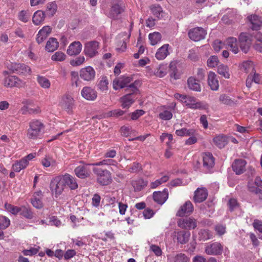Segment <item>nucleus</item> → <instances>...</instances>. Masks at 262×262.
Returning <instances> with one entry per match:
<instances>
[{"label":"nucleus","instance_id":"obj_20","mask_svg":"<svg viewBox=\"0 0 262 262\" xmlns=\"http://www.w3.org/2000/svg\"><path fill=\"white\" fill-rule=\"evenodd\" d=\"M207 82L208 85L212 91H217L219 88V83L217 76L215 73L210 71L208 74Z\"/></svg>","mask_w":262,"mask_h":262},{"label":"nucleus","instance_id":"obj_47","mask_svg":"<svg viewBox=\"0 0 262 262\" xmlns=\"http://www.w3.org/2000/svg\"><path fill=\"white\" fill-rule=\"evenodd\" d=\"M117 164V162L114 160L110 159H104L100 162L91 163V165L95 166H99L102 165H113L116 166Z\"/></svg>","mask_w":262,"mask_h":262},{"label":"nucleus","instance_id":"obj_51","mask_svg":"<svg viewBox=\"0 0 262 262\" xmlns=\"http://www.w3.org/2000/svg\"><path fill=\"white\" fill-rule=\"evenodd\" d=\"M5 209L9 212H11L12 214L16 215L19 212L20 207L13 206L10 204L8 203H6L5 204Z\"/></svg>","mask_w":262,"mask_h":262},{"label":"nucleus","instance_id":"obj_4","mask_svg":"<svg viewBox=\"0 0 262 262\" xmlns=\"http://www.w3.org/2000/svg\"><path fill=\"white\" fill-rule=\"evenodd\" d=\"M93 171L96 176L97 182L101 185L105 186L111 183V174L108 170L95 167Z\"/></svg>","mask_w":262,"mask_h":262},{"label":"nucleus","instance_id":"obj_7","mask_svg":"<svg viewBox=\"0 0 262 262\" xmlns=\"http://www.w3.org/2000/svg\"><path fill=\"white\" fill-rule=\"evenodd\" d=\"M206 35V31L201 27L193 28L188 32L189 37L195 41H198L204 39Z\"/></svg>","mask_w":262,"mask_h":262},{"label":"nucleus","instance_id":"obj_29","mask_svg":"<svg viewBox=\"0 0 262 262\" xmlns=\"http://www.w3.org/2000/svg\"><path fill=\"white\" fill-rule=\"evenodd\" d=\"M42 199V194L40 191L35 192L31 199L32 205L37 209L41 208L43 207Z\"/></svg>","mask_w":262,"mask_h":262},{"label":"nucleus","instance_id":"obj_59","mask_svg":"<svg viewBox=\"0 0 262 262\" xmlns=\"http://www.w3.org/2000/svg\"><path fill=\"white\" fill-rule=\"evenodd\" d=\"M125 112V111H123L120 109L114 110L108 112L107 116L109 117H118L123 116Z\"/></svg>","mask_w":262,"mask_h":262},{"label":"nucleus","instance_id":"obj_12","mask_svg":"<svg viewBox=\"0 0 262 262\" xmlns=\"http://www.w3.org/2000/svg\"><path fill=\"white\" fill-rule=\"evenodd\" d=\"M173 236L178 243L184 245L189 241L190 233L185 230H177L173 232Z\"/></svg>","mask_w":262,"mask_h":262},{"label":"nucleus","instance_id":"obj_6","mask_svg":"<svg viewBox=\"0 0 262 262\" xmlns=\"http://www.w3.org/2000/svg\"><path fill=\"white\" fill-rule=\"evenodd\" d=\"M99 42L96 41H91L86 42L84 45V53L85 55L90 58L95 56L98 54Z\"/></svg>","mask_w":262,"mask_h":262},{"label":"nucleus","instance_id":"obj_46","mask_svg":"<svg viewBox=\"0 0 262 262\" xmlns=\"http://www.w3.org/2000/svg\"><path fill=\"white\" fill-rule=\"evenodd\" d=\"M37 81L39 84L42 88L48 89L51 85V83L49 80L45 77L38 76Z\"/></svg>","mask_w":262,"mask_h":262},{"label":"nucleus","instance_id":"obj_24","mask_svg":"<svg viewBox=\"0 0 262 262\" xmlns=\"http://www.w3.org/2000/svg\"><path fill=\"white\" fill-rule=\"evenodd\" d=\"M82 47L79 41H74L69 45L67 53L70 56L77 55L81 52Z\"/></svg>","mask_w":262,"mask_h":262},{"label":"nucleus","instance_id":"obj_11","mask_svg":"<svg viewBox=\"0 0 262 262\" xmlns=\"http://www.w3.org/2000/svg\"><path fill=\"white\" fill-rule=\"evenodd\" d=\"M184 103L191 109L203 110L205 108V105L203 102L197 101L196 98L192 96L188 95Z\"/></svg>","mask_w":262,"mask_h":262},{"label":"nucleus","instance_id":"obj_27","mask_svg":"<svg viewBox=\"0 0 262 262\" xmlns=\"http://www.w3.org/2000/svg\"><path fill=\"white\" fill-rule=\"evenodd\" d=\"M63 177L66 183L71 190H75L78 188V184L76 179L71 175L66 173L63 175Z\"/></svg>","mask_w":262,"mask_h":262},{"label":"nucleus","instance_id":"obj_39","mask_svg":"<svg viewBox=\"0 0 262 262\" xmlns=\"http://www.w3.org/2000/svg\"><path fill=\"white\" fill-rule=\"evenodd\" d=\"M149 40L152 46L157 45L161 39V35L159 32H154L150 33L148 35Z\"/></svg>","mask_w":262,"mask_h":262},{"label":"nucleus","instance_id":"obj_43","mask_svg":"<svg viewBox=\"0 0 262 262\" xmlns=\"http://www.w3.org/2000/svg\"><path fill=\"white\" fill-rule=\"evenodd\" d=\"M195 130L193 129H187L185 128H183L180 129H178L176 131V134L179 136H190L194 135Z\"/></svg>","mask_w":262,"mask_h":262},{"label":"nucleus","instance_id":"obj_61","mask_svg":"<svg viewBox=\"0 0 262 262\" xmlns=\"http://www.w3.org/2000/svg\"><path fill=\"white\" fill-rule=\"evenodd\" d=\"M160 118L164 120H170L172 117V113L168 111H164L160 113L159 115Z\"/></svg>","mask_w":262,"mask_h":262},{"label":"nucleus","instance_id":"obj_34","mask_svg":"<svg viewBox=\"0 0 262 262\" xmlns=\"http://www.w3.org/2000/svg\"><path fill=\"white\" fill-rule=\"evenodd\" d=\"M58 42L55 38H50L47 41L46 49L50 52H54L58 47Z\"/></svg>","mask_w":262,"mask_h":262},{"label":"nucleus","instance_id":"obj_10","mask_svg":"<svg viewBox=\"0 0 262 262\" xmlns=\"http://www.w3.org/2000/svg\"><path fill=\"white\" fill-rule=\"evenodd\" d=\"M223 251V246L218 242L207 245L205 248V252L208 255H221Z\"/></svg>","mask_w":262,"mask_h":262},{"label":"nucleus","instance_id":"obj_33","mask_svg":"<svg viewBox=\"0 0 262 262\" xmlns=\"http://www.w3.org/2000/svg\"><path fill=\"white\" fill-rule=\"evenodd\" d=\"M28 165V162L25 159H21L19 161H16L12 165V169L15 172H18L21 170L24 169L27 167Z\"/></svg>","mask_w":262,"mask_h":262},{"label":"nucleus","instance_id":"obj_64","mask_svg":"<svg viewBox=\"0 0 262 262\" xmlns=\"http://www.w3.org/2000/svg\"><path fill=\"white\" fill-rule=\"evenodd\" d=\"M145 112L142 110H137L131 114V118L133 120L138 119L144 114Z\"/></svg>","mask_w":262,"mask_h":262},{"label":"nucleus","instance_id":"obj_18","mask_svg":"<svg viewBox=\"0 0 262 262\" xmlns=\"http://www.w3.org/2000/svg\"><path fill=\"white\" fill-rule=\"evenodd\" d=\"M246 161L243 159H236L232 164L233 170L236 174L239 175L246 170Z\"/></svg>","mask_w":262,"mask_h":262},{"label":"nucleus","instance_id":"obj_16","mask_svg":"<svg viewBox=\"0 0 262 262\" xmlns=\"http://www.w3.org/2000/svg\"><path fill=\"white\" fill-rule=\"evenodd\" d=\"M193 211V206L190 201H188L180 207L176 215L178 216L190 215L192 213Z\"/></svg>","mask_w":262,"mask_h":262},{"label":"nucleus","instance_id":"obj_1","mask_svg":"<svg viewBox=\"0 0 262 262\" xmlns=\"http://www.w3.org/2000/svg\"><path fill=\"white\" fill-rule=\"evenodd\" d=\"M139 81L136 80L134 83L129 85L125 91L128 94L122 97L120 99V102L121 103V106L123 108H128L135 101V98L133 97L134 94L137 93L139 90L138 86L140 85Z\"/></svg>","mask_w":262,"mask_h":262},{"label":"nucleus","instance_id":"obj_55","mask_svg":"<svg viewBox=\"0 0 262 262\" xmlns=\"http://www.w3.org/2000/svg\"><path fill=\"white\" fill-rule=\"evenodd\" d=\"M219 62V59L216 56H211L207 61V66L210 68H214L216 66Z\"/></svg>","mask_w":262,"mask_h":262},{"label":"nucleus","instance_id":"obj_14","mask_svg":"<svg viewBox=\"0 0 262 262\" xmlns=\"http://www.w3.org/2000/svg\"><path fill=\"white\" fill-rule=\"evenodd\" d=\"M132 81L130 77H121L116 78L113 80V89L117 90L119 89H122L126 87L127 89L129 85H127Z\"/></svg>","mask_w":262,"mask_h":262},{"label":"nucleus","instance_id":"obj_21","mask_svg":"<svg viewBox=\"0 0 262 262\" xmlns=\"http://www.w3.org/2000/svg\"><path fill=\"white\" fill-rule=\"evenodd\" d=\"M82 96L88 100H95L97 96V92L89 86L84 87L81 90Z\"/></svg>","mask_w":262,"mask_h":262},{"label":"nucleus","instance_id":"obj_40","mask_svg":"<svg viewBox=\"0 0 262 262\" xmlns=\"http://www.w3.org/2000/svg\"><path fill=\"white\" fill-rule=\"evenodd\" d=\"M19 210L20 214L25 217L28 219H32L33 217V213L30 209L23 206L20 207Z\"/></svg>","mask_w":262,"mask_h":262},{"label":"nucleus","instance_id":"obj_45","mask_svg":"<svg viewBox=\"0 0 262 262\" xmlns=\"http://www.w3.org/2000/svg\"><path fill=\"white\" fill-rule=\"evenodd\" d=\"M229 71L228 67L224 64H221L217 68V73L227 79L230 78Z\"/></svg>","mask_w":262,"mask_h":262},{"label":"nucleus","instance_id":"obj_57","mask_svg":"<svg viewBox=\"0 0 262 262\" xmlns=\"http://www.w3.org/2000/svg\"><path fill=\"white\" fill-rule=\"evenodd\" d=\"M220 101L223 104L231 105L233 103V101L229 98V96L222 94L220 96Z\"/></svg>","mask_w":262,"mask_h":262},{"label":"nucleus","instance_id":"obj_35","mask_svg":"<svg viewBox=\"0 0 262 262\" xmlns=\"http://www.w3.org/2000/svg\"><path fill=\"white\" fill-rule=\"evenodd\" d=\"M187 84L190 89L197 92L201 91V86L197 80L194 78L189 77L187 80Z\"/></svg>","mask_w":262,"mask_h":262},{"label":"nucleus","instance_id":"obj_30","mask_svg":"<svg viewBox=\"0 0 262 262\" xmlns=\"http://www.w3.org/2000/svg\"><path fill=\"white\" fill-rule=\"evenodd\" d=\"M213 143L219 148H222L225 146L228 143L226 136L220 134L215 136L213 139Z\"/></svg>","mask_w":262,"mask_h":262},{"label":"nucleus","instance_id":"obj_25","mask_svg":"<svg viewBox=\"0 0 262 262\" xmlns=\"http://www.w3.org/2000/svg\"><path fill=\"white\" fill-rule=\"evenodd\" d=\"M168 197V193L167 189H165L163 191H157L153 193V199L158 204L162 205L167 200Z\"/></svg>","mask_w":262,"mask_h":262},{"label":"nucleus","instance_id":"obj_36","mask_svg":"<svg viewBox=\"0 0 262 262\" xmlns=\"http://www.w3.org/2000/svg\"><path fill=\"white\" fill-rule=\"evenodd\" d=\"M10 220L5 216H0V239L3 238V229H6L10 225Z\"/></svg>","mask_w":262,"mask_h":262},{"label":"nucleus","instance_id":"obj_19","mask_svg":"<svg viewBox=\"0 0 262 262\" xmlns=\"http://www.w3.org/2000/svg\"><path fill=\"white\" fill-rule=\"evenodd\" d=\"M60 104L68 113H71L74 105L73 98L69 95H65L62 97Z\"/></svg>","mask_w":262,"mask_h":262},{"label":"nucleus","instance_id":"obj_23","mask_svg":"<svg viewBox=\"0 0 262 262\" xmlns=\"http://www.w3.org/2000/svg\"><path fill=\"white\" fill-rule=\"evenodd\" d=\"M208 196V191L205 188H198L194 191L193 200L195 203H201L204 201Z\"/></svg>","mask_w":262,"mask_h":262},{"label":"nucleus","instance_id":"obj_53","mask_svg":"<svg viewBox=\"0 0 262 262\" xmlns=\"http://www.w3.org/2000/svg\"><path fill=\"white\" fill-rule=\"evenodd\" d=\"M66 55L62 52L58 51L55 53L51 57L52 60L62 61L66 59Z\"/></svg>","mask_w":262,"mask_h":262},{"label":"nucleus","instance_id":"obj_2","mask_svg":"<svg viewBox=\"0 0 262 262\" xmlns=\"http://www.w3.org/2000/svg\"><path fill=\"white\" fill-rule=\"evenodd\" d=\"M45 125L38 120H33L29 122V128L27 130V136L29 139H35L41 136Z\"/></svg>","mask_w":262,"mask_h":262},{"label":"nucleus","instance_id":"obj_60","mask_svg":"<svg viewBox=\"0 0 262 262\" xmlns=\"http://www.w3.org/2000/svg\"><path fill=\"white\" fill-rule=\"evenodd\" d=\"M214 230L219 235H222L226 232V226L223 224H217L214 227Z\"/></svg>","mask_w":262,"mask_h":262},{"label":"nucleus","instance_id":"obj_56","mask_svg":"<svg viewBox=\"0 0 262 262\" xmlns=\"http://www.w3.org/2000/svg\"><path fill=\"white\" fill-rule=\"evenodd\" d=\"M169 67L170 70V77L171 78H173L174 79H179V76L177 73L176 63L174 62H171Z\"/></svg>","mask_w":262,"mask_h":262},{"label":"nucleus","instance_id":"obj_32","mask_svg":"<svg viewBox=\"0 0 262 262\" xmlns=\"http://www.w3.org/2000/svg\"><path fill=\"white\" fill-rule=\"evenodd\" d=\"M226 45L228 46L230 50L234 54H237L238 51V47L236 38L231 37L228 38L226 40Z\"/></svg>","mask_w":262,"mask_h":262},{"label":"nucleus","instance_id":"obj_13","mask_svg":"<svg viewBox=\"0 0 262 262\" xmlns=\"http://www.w3.org/2000/svg\"><path fill=\"white\" fill-rule=\"evenodd\" d=\"M26 82L20 79L15 76H10L7 77L5 80V86L9 87H18L21 88L25 85Z\"/></svg>","mask_w":262,"mask_h":262},{"label":"nucleus","instance_id":"obj_54","mask_svg":"<svg viewBox=\"0 0 262 262\" xmlns=\"http://www.w3.org/2000/svg\"><path fill=\"white\" fill-rule=\"evenodd\" d=\"M188 257L182 253L177 254L173 258V262H188Z\"/></svg>","mask_w":262,"mask_h":262},{"label":"nucleus","instance_id":"obj_22","mask_svg":"<svg viewBox=\"0 0 262 262\" xmlns=\"http://www.w3.org/2000/svg\"><path fill=\"white\" fill-rule=\"evenodd\" d=\"M52 31V28L49 26H44L40 30L37 34L36 38V41L38 44L42 43L50 34Z\"/></svg>","mask_w":262,"mask_h":262},{"label":"nucleus","instance_id":"obj_26","mask_svg":"<svg viewBox=\"0 0 262 262\" xmlns=\"http://www.w3.org/2000/svg\"><path fill=\"white\" fill-rule=\"evenodd\" d=\"M251 26L250 27L253 30H258L262 26V18L256 15H251L247 17Z\"/></svg>","mask_w":262,"mask_h":262},{"label":"nucleus","instance_id":"obj_17","mask_svg":"<svg viewBox=\"0 0 262 262\" xmlns=\"http://www.w3.org/2000/svg\"><path fill=\"white\" fill-rule=\"evenodd\" d=\"M214 165V158L210 152H205L203 155V166L206 171L210 170Z\"/></svg>","mask_w":262,"mask_h":262},{"label":"nucleus","instance_id":"obj_62","mask_svg":"<svg viewBox=\"0 0 262 262\" xmlns=\"http://www.w3.org/2000/svg\"><path fill=\"white\" fill-rule=\"evenodd\" d=\"M85 61V58L83 56H80L75 59L71 61L70 63L73 66H78L82 64Z\"/></svg>","mask_w":262,"mask_h":262},{"label":"nucleus","instance_id":"obj_49","mask_svg":"<svg viewBox=\"0 0 262 262\" xmlns=\"http://www.w3.org/2000/svg\"><path fill=\"white\" fill-rule=\"evenodd\" d=\"M30 13L28 10H22L18 13V19L21 21L26 23L28 21Z\"/></svg>","mask_w":262,"mask_h":262},{"label":"nucleus","instance_id":"obj_50","mask_svg":"<svg viewBox=\"0 0 262 262\" xmlns=\"http://www.w3.org/2000/svg\"><path fill=\"white\" fill-rule=\"evenodd\" d=\"M135 131L129 126H123L120 128V133L122 136L127 137L134 133Z\"/></svg>","mask_w":262,"mask_h":262},{"label":"nucleus","instance_id":"obj_38","mask_svg":"<svg viewBox=\"0 0 262 262\" xmlns=\"http://www.w3.org/2000/svg\"><path fill=\"white\" fill-rule=\"evenodd\" d=\"M167 67L165 64H160L155 70L154 75L159 77H163L167 74Z\"/></svg>","mask_w":262,"mask_h":262},{"label":"nucleus","instance_id":"obj_5","mask_svg":"<svg viewBox=\"0 0 262 262\" xmlns=\"http://www.w3.org/2000/svg\"><path fill=\"white\" fill-rule=\"evenodd\" d=\"M50 188L54 191L56 197L60 195L66 188V183L63 176L56 177L51 182Z\"/></svg>","mask_w":262,"mask_h":262},{"label":"nucleus","instance_id":"obj_42","mask_svg":"<svg viewBox=\"0 0 262 262\" xmlns=\"http://www.w3.org/2000/svg\"><path fill=\"white\" fill-rule=\"evenodd\" d=\"M242 68L246 73H250V74H253L255 71L253 63L251 61H244L242 64Z\"/></svg>","mask_w":262,"mask_h":262},{"label":"nucleus","instance_id":"obj_58","mask_svg":"<svg viewBox=\"0 0 262 262\" xmlns=\"http://www.w3.org/2000/svg\"><path fill=\"white\" fill-rule=\"evenodd\" d=\"M238 40L239 42H250L251 43V39L250 36L247 33H241L238 37Z\"/></svg>","mask_w":262,"mask_h":262},{"label":"nucleus","instance_id":"obj_63","mask_svg":"<svg viewBox=\"0 0 262 262\" xmlns=\"http://www.w3.org/2000/svg\"><path fill=\"white\" fill-rule=\"evenodd\" d=\"M225 45L224 43L219 40H215L213 43V47L216 52H219L220 50L224 48Z\"/></svg>","mask_w":262,"mask_h":262},{"label":"nucleus","instance_id":"obj_8","mask_svg":"<svg viewBox=\"0 0 262 262\" xmlns=\"http://www.w3.org/2000/svg\"><path fill=\"white\" fill-rule=\"evenodd\" d=\"M82 164L77 166L74 169L75 175L80 179H85L90 176L91 171L89 168V165L91 164Z\"/></svg>","mask_w":262,"mask_h":262},{"label":"nucleus","instance_id":"obj_37","mask_svg":"<svg viewBox=\"0 0 262 262\" xmlns=\"http://www.w3.org/2000/svg\"><path fill=\"white\" fill-rule=\"evenodd\" d=\"M57 9V6L55 2H51L47 5L46 11V14L49 17H52L56 13Z\"/></svg>","mask_w":262,"mask_h":262},{"label":"nucleus","instance_id":"obj_15","mask_svg":"<svg viewBox=\"0 0 262 262\" xmlns=\"http://www.w3.org/2000/svg\"><path fill=\"white\" fill-rule=\"evenodd\" d=\"M95 76V71L90 66L83 68L80 71V77L85 81H91L94 79Z\"/></svg>","mask_w":262,"mask_h":262},{"label":"nucleus","instance_id":"obj_3","mask_svg":"<svg viewBox=\"0 0 262 262\" xmlns=\"http://www.w3.org/2000/svg\"><path fill=\"white\" fill-rule=\"evenodd\" d=\"M110 6V10L106 15L108 17L114 19H118L119 15L125 10V6L121 0H112Z\"/></svg>","mask_w":262,"mask_h":262},{"label":"nucleus","instance_id":"obj_48","mask_svg":"<svg viewBox=\"0 0 262 262\" xmlns=\"http://www.w3.org/2000/svg\"><path fill=\"white\" fill-rule=\"evenodd\" d=\"M18 67V71H17L16 73L24 75H27L30 73L31 69L28 66L24 63H19Z\"/></svg>","mask_w":262,"mask_h":262},{"label":"nucleus","instance_id":"obj_9","mask_svg":"<svg viewBox=\"0 0 262 262\" xmlns=\"http://www.w3.org/2000/svg\"><path fill=\"white\" fill-rule=\"evenodd\" d=\"M178 226L182 229L190 230L197 226L195 219L192 217L180 219L178 221Z\"/></svg>","mask_w":262,"mask_h":262},{"label":"nucleus","instance_id":"obj_41","mask_svg":"<svg viewBox=\"0 0 262 262\" xmlns=\"http://www.w3.org/2000/svg\"><path fill=\"white\" fill-rule=\"evenodd\" d=\"M150 9L152 12V13L160 18L163 16V10L161 7L159 5H154L150 7Z\"/></svg>","mask_w":262,"mask_h":262},{"label":"nucleus","instance_id":"obj_31","mask_svg":"<svg viewBox=\"0 0 262 262\" xmlns=\"http://www.w3.org/2000/svg\"><path fill=\"white\" fill-rule=\"evenodd\" d=\"M46 17V13L41 10L36 11L33 14L32 17V21L35 25H39L45 20Z\"/></svg>","mask_w":262,"mask_h":262},{"label":"nucleus","instance_id":"obj_52","mask_svg":"<svg viewBox=\"0 0 262 262\" xmlns=\"http://www.w3.org/2000/svg\"><path fill=\"white\" fill-rule=\"evenodd\" d=\"M199 237L204 241L208 240L212 237V234L208 230H201L199 232Z\"/></svg>","mask_w":262,"mask_h":262},{"label":"nucleus","instance_id":"obj_44","mask_svg":"<svg viewBox=\"0 0 262 262\" xmlns=\"http://www.w3.org/2000/svg\"><path fill=\"white\" fill-rule=\"evenodd\" d=\"M108 82L106 76L101 78L98 84V89L102 92H106L108 90Z\"/></svg>","mask_w":262,"mask_h":262},{"label":"nucleus","instance_id":"obj_28","mask_svg":"<svg viewBox=\"0 0 262 262\" xmlns=\"http://www.w3.org/2000/svg\"><path fill=\"white\" fill-rule=\"evenodd\" d=\"M168 44H165L157 50L155 57L158 60L164 59L169 53L168 52Z\"/></svg>","mask_w":262,"mask_h":262}]
</instances>
